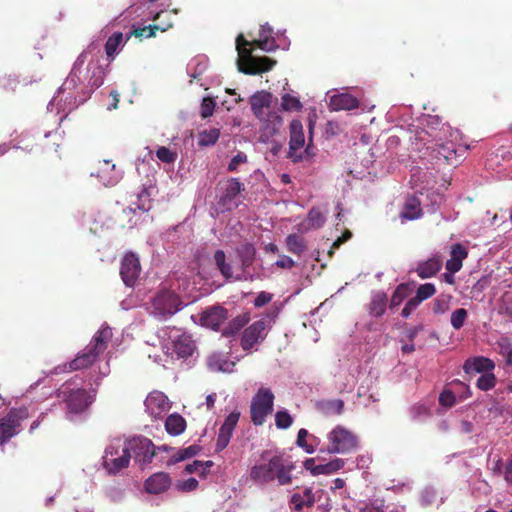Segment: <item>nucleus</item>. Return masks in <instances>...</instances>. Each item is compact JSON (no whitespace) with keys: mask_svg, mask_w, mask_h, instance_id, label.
Instances as JSON below:
<instances>
[{"mask_svg":"<svg viewBox=\"0 0 512 512\" xmlns=\"http://www.w3.org/2000/svg\"><path fill=\"white\" fill-rule=\"evenodd\" d=\"M245 324V320L243 318H235L229 324V326L224 330L223 335L228 336L234 334L238 330H240Z\"/></svg>","mask_w":512,"mask_h":512,"instance_id":"nucleus-59","label":"nucleus"},{"mask_svg":"<svg viewBox=\"0 0 512 512\" xmlns=\"http://www.w3.org/2000/svg\"><path fill=\"white\" fill-rule=\"evenodd\" d=\"M305 144V137L303 132V125L300 120L294 119L290 123V141L289 151L287 157L294 163L309 160L314 152L310 145H308L303 151Z\"/></svg>","mask_w":512,"mask_h":512,"instance_id":"nucleus-10","label":"nucleus"},{"mask_svg":"<svg viewBox=\"0 0 512 512\" xmlns=\"http://www.w3.org/2000/svg\"><path fill=\"white\" fill-rule=\"evenodd\" d=\"M244 190L243 184L237 178H231L228 181L227 187L223 193L221 198L224 205H229L227 207L230 210L232 207H237V203L235 202L236 197L240 194V192Z\"/></svg>","mask_w":512,"mask_h":512,"instance_id":"nucleus-31","label":"nucleus"},{"mask_svg":"<svg viewBox=\"0 0 512 512\" xmlns=\"http://www.w3.org/2000/svg\"><path fill=\"white\" fill-rule=\"evenodd\" d=\"M496 385V377L492 371L481 374L476 381V386L482 391H489Z\"/></svg>","mask_w":512,"mask_h":512,"instance_id":"nucleus-48","label":"nucleus"},{"mask_svg":"<svg viewBox=\"0 0 512 512\" xmlns=\"http://www.w3.org/2000/svg\"><path fill=\"white\" fill-rule=\"evenodd\" d=\"M131 455L125 447V441L113 440L105 449L102 457L103 466L109 474H117L123 468L128 467Z\"/></svg>","mask_w":512,"mask_h":512,"instance_id":"nucleus-8","label":"nucleus"},{"mask_svg":"<svg viewBox=\"0 0 512 512\" xmlns=\"http://www.w3.org/2000/svg\"><path fill=\"white\" fill-rule=\"evenodd\" d=\"M326 222V213L320 208H312L307 216V228L308 229H319Z\"/></svg>","mask_w":512,"mask_h":512,"instance_id":"nucleus-42","label":"nucleus"},{"mask_svg":"<svg viewBox=\"0 0 512 512\" xmlns=\"http://www.w3.org/2000/svg\"><path fill=\"white\" fill-rule=\"evenodd\" d=\"M176 333H179V331H176ZM172 343L174 352L181 358L191 356L195 348L193 340L186 334L173 336Z\"/></svg>","mask_w":512,"mask_h":512,"instance_id":"nucleus-25","label":"nucleus"},{"mask_svg":"<svg viewBox=\"0 0 512 512\" xmlns=\"http://www.w3.org/2000/svg\"><path fill=\"white\" fill-rule=\"evenodd\" d=\"M273 298V295L269 292L262 291L257 297L254 299V306L257 308H261L268 304Z\"/></svg>","mask_w":512,"mask_h":512,"instance_id":"nucleus-61","label":"nucleus"},{"mask_svg":"<svg viewBox=\"0 0 512 512\" xmlns=\"http://www.w3.org/2000/svg\"><path fill=\"white\" fill-rule=\"evenodd\" d=\"M274 394L271 389L261 387L257 390L251 400L250 415L251 421L256 426H261L268 415L273 412Z\"/></svg>","mask_w":512,"mask_h":512,"instance_id":"nucleus-9","label":"nucleus"},{"mask_svg":"<svg viewBox=\"0 0 512 512\" xmlns=\"http://www.w3.org/2000/svg\"><path fill=\"white\" fill-rule=\"evenodd\" d=\"M171 485V478L165 472H158L145 481V489L150 494H160L166 491Z\"/></svg>","mask_w":512,"mask_h":512,"instance_id":"nucleus-22","label":"nucleus"},{"mask_svg":"<svg viewBox=\"0 0 512 512\" xmlns=\"http://www.w3.org/2000/svg\"><path fill=\"white\" fill-rule=\"evenodd\" d=\"M344 466V460L340 458H336L328 463L319 464L317 468V472L323 473L324 475L332 474Z\"/></svg>","mask_w":512,"mask_h":512,"instance_id":"nucleus-51","label":"nucleus"},{"mask_svg":"<svg viewBox=\"0 0 512 512\" xmlns=\"http://www.w3.org/2000/svg\"><path fill=\"white\" fill-rule=\"evenodd\" d=\"M294 468L293 461L284 454L265 451L261 455V461L251 468L250 478L262 485L277 481L278 485L285 486L291 484Z\"/></svg>","mask_w":512,"mask_h":512,"instance_id":"nucleus-2","label":"nucleus"},{"mask_svg":"<svg viewBox=\"0 0 512 512\" xmlns=\"http://www.w3.org/2000/svg\"><path fill=\"white\" fill-rule=\"evenodd\" d=\"M215 103L212 99L205 98L201 104V116L207 118L213 114Z\"/></svg>","mask_w":512,"mask_h":512,"instance_id":"nucleus-60","label":"nucleus"},{"mask_svg":"<svg viewBox=\"0 0 512 512\" xmlns=\"http://www.w3.org/2000/svg\"><path fill=\"white\" fill-rule=\"evenodd\" d=\"M423 199L419 195L409 196L400 213L403 220H416L422 216Z\"/></svg>","mask_w":512,"mask_h":512,"instance_id":"nucleus-23","label":"nucleus"},{"mask_svg":"<svg viewBox=\"0 0 512 512\" xmlns=\"http://www.w3.org/2000/svg\"><path fill=\"white\" fill-rule=\"evenodd\" d=\"M220 131L217 128H210L199 133L198 144L200 146L214 145L219 139Z\"/></svg>","mask_w":512,"mask_h":512,"instance_id":"nucleus-45","label":"nucleus"},{"mask_svg":"<svg viewBox=\"0 0 512 512\" xmlns=\"http://www.w3.org/2000/svg\"><path fill=\"white\" fill-rule=\"evenodd\" d=\"M207 366L212 372H232L235 362L222 353H214L208 357Z\"/></svg>","mask_w":512,"mask_h":512,"instance_id":"nucleus-28","label":"nucleus"},{"mask_svg":"<svg viewBox=\"0 0 512 512\" xmlns=\"http://www.w3.org/2000/svg\"><path fill=\"white\" fill-rule=\"evenodd\" d=\"M280 310L281 306H273L265 318L253 322L244 330L241 338L243 350H251L265 339L271 323L278 317Z\"/></svg>","mask_w":512,"mask_h":512,"instance_id":"nucleus-7","label":"nucleus"},{"mask_svg":"<svg viewBox=\"0 0 512 512\" xmlns=\"http://www.w3.org/2000/svg\"><path fill=\"white\" fill-rule=\"evenodd\" d=\"M309 433L306 429L302 428L298 431L296 444L297 446L303 448L306 453L312 454L315 451V448L312 444H308L306 438L308 437Z\"/></svg>","mask_w":512,"mask_h":512,"instance_id":"nucleus-55","label":"nucleus"},{"mask_svg":"<svg viewBox=\"0 0 512 512\" xmlns=\"http://www.w3.org/2000/svg\"><path fill=\"white\" fill-rule=\"evenodd\" d=\"M255 43L265 52H273L278 48L288 49L290 45V41L284 35L279 37V43H277L273 36V28L268 23L261 25L259 39Z\"/></svg>","mask_w":512,"mask_h":512,"instance_id":"nucleus-15","label":"nucleus"},{"mask_svg":"<svg viewBox=\"0 0 512 512\" xmlns=\"http://www.w3.org/2000/svg\"><path fill=\"white\" fill-rule=\"evenodd\" d=\"M419 125V129L411 138L418 150H421V147L430 150L433 148L432 143L443 141L447 135L455 137V139L459 137V130H453L449 125L441 124L438 116L423 115L419 118Z\"/></svg>","mask_w":512,"mask_h":512,"instance_id":"nucleus-3","label":"nucleus"},{"mask_svg":"<svg viewBox=\"0 0 512 512\" xmlns=\"http://www.w3.org/2000/svg\"><path fill=\"white\" fill-rule=\"evenodd\" d=\"M436 289H435V286L431 283H425V284H422L418 287L417 291H416V296L415 298L417 300H419V302L421 303L422 301L430 298L432 295H434Z\"/></svg>","mask_w":512,"mask_h":512,"instance_id":"nucleus-54","label":"nucleus"},{"mask_svg":"<svg viewBox=\"0 0 512 512\" xmlns=\"http://www.w3.org/2000/svg\"><path fill=\"white\" fill-rule=\"evenodd\" d=\"M329 106L332 110H352L358 106V100L348 93L330 96Z\"/></svg>","mask_w":512,"mask_h":512,"instance_id":"nucleus-29","label":"nucleus"},{"mask_svg":"<svg viewBox=\"0 0 512 512\" xmlns=\"http://www.w3.org/2000/svg\"><path fill=\"white\" fill-rule=\"evenodd\" d=\"M410 291L411 289L408 284L402 283L398 285L391 297L390 308L393 309L399 306L404 301V299L409 295Z\"/></svg>","mask_w":512,"mask_h":512,"instance_id":"nucleus-46","label":"nucleus"},{"mask_svg":"<svg viewBox=\"0 0 512 512\" xmlns=\"http://www.w3.org/2000/svg\"><path fill=\"white\" fill-rule=\"evenodd\" d=\"M262 124L265 134L271 136L277 133L282 126V117L278 112L271 110V107L264 112V117L258 118Z\"/></svg>","mask_w":512,"mask_h":512,"instance_id":"nucleus-30","label":"nucleus"},{"mask_svg":"<svg viewBox=\"0 0 512 512\" xmlns=\"http://www.w3.org/2000/svg\"><path fill=\"white\" fill-rule=\"evenodd\" d=\"M237 254L241 261L242 275L237 276L234 279L253 280V276L247 271V269L253 264V261L255 259V247L250 243H246L237 249Z\"/></svg>","mask_w":512,"mask_h":512,"instance_id":"nucleus-21","label":"nucleus"},{"mask_svg":"<svg viewBox=\"0 0 512 512\" xmlns=\"http://www.w3.org/2000/svg\"><path fill=\"white\" fill-rule=\"evenodd\" d=\"M214 263L221 273V275L226 279H233V269L229 262L226 261V254L223 250H217L214 253Z\"/></svg>","mask_w":512,"mask_h":512,"instance_id":"nucleus-39","label":"nucleus"},{"mask_svg":"<svg viewBox=\"0 0 512 512\" xmlns=\"http://www.w3.org/2000/svg\"><path fill=\"white\" fill-rule=\"evenodd\" d=\"M287 250L295 255H301L306 250V244L302 237L290 234L286 237Z\"/></svg>","mask_w":512,"mask_h":512,"instance_id":"nucleus-43","label":"nucleus"},{"mask_svg":"<svg viewBox=\"0 0 512 512\" xmlns=\"http://www.w3.org/2000/svg\"><path fill=\"white\" fill-rule=\"evenodd\" d=\"M271 100L272 94L266 91H259L251 96V110L257 118L264 117V112L271 107Z\"/></svg>","mask_w":512,"mask_h":512,"instance_id":"nucleus-24","label":"nucleus"},{"mask_svg":"<svg viewBox=\"0 0 512 512\" xmlns=\"http://www.w3.org/2000/svg\"><path fill=\"white\" fill-rule=\"evenodd\" d=\"M293 423L292 416L287 410L277 411L275 414V424L279 429H288Z\"/></svg>","mask_w":512,"mask_h":512,"instance_id":"nucleus-53","label":"nucleus"},{"mask_svg":"<svg viewBox=\"0 0 512 512\" xmlns=\"http://www.w3.org/2000/svg\"><path fill=\"white\" fill-rule=\"evenodd\" d=\"M468 313L464 308H458L452 312L450 323L455 330H459L463 327L465 320L467 319Z\"/></svg>","mask_w":512,"mask_h":512,"instance_id":"nucleus-52","label":"nucleus"},{"mask_svg":"<svg viewBox=\"0 0 512 512\" xmlns=\"http://www.w3.org/2000/svg\"><path fill=\"white\" fill-rule=\"evenodd\" d=\"M58 397L66 403V417L70 421H74L78 415L85 412L94 401V395L88 394L83 388L74 387L72 382H66L61 386Z\"/></svg>","mask_w":512,"mask_h":512,"instance_id":"nucleus-6","label":"nucleus"},{"mask_svg":"<svg viewBox=\"0 0 512 512\" xmlns=\"http://www.w3.org/2000/svg\"><path fill=\"white\" fill-rule=\"evenodd\" d=\"M155 29H160V27L158 25H153V26L149 25V26H144V27L133 26V30L131 31V33L129 35L126 36V40H128L131 35H134L137 38L152 37V36H154ZM165 30H166V28H161V31H165Z\"/></svg>","mask_w":512,"mask_h":512,"instance_id":"nucleus-50","label":"nucleus"},{"mask_svg":"<svg viewBox=\"0 0 512 512\" xmlns=\"http://www.w3.org/2000/svg\"><path fill=\"white\" fill-rule=\"evenodd\" d=\"M420 302L415 297L409 299L402 309L401 315L404 318H408L411 313L419 306Z\"/></svg>","mask_w":512,"mask_h":512,"instance_id":"nucleus-63","label":"nucleus"},{"mask_svg":"<svg viewBox=\"0 0 512 512\" xmlns=\"http://www.w3.org/2000/svg\"><path fill=\"white\" fill-rule=\"evenodd\" d=\"M199 451V447L196 445L189 446L187 448H183L174 453L169 460L167 461V465H174L180 461H184L188 458L193 457Z\"/></svg>","mask_w":512,"mask_h":512,"instance_id":"nucleus-44","label":"nucleus"},{"mask_svg":"<svg viewBox=\"0 0 512 512\" xmlns=\"http://www.w3.org/2000/svg\"><path fill=\"white\" fill-rule=\"evenodd\" d=\"M145 407L152 417L158 418L170 409V402L164 393L154 391L146 397Z\"/></svg>","mask_w":512,"mask_h":512,"instance_id":"nucleus-18","label":"nucleus"},{"mask_svg":"<svg viewBox=\"0 0 512 512\" xmlns=\"http://www.w3.org/2000/svg\"><path fill=\"white\" fill-rule=\"evenodd\" d=\"M495 364L492 360L485 357H475L466 360L464 363L463 369L465 373H480L484 374L490 372L494 369Z\"/></svg>","mask_w":512,"mask_h":512,"instance_id":"nucleus-26","label":"nucleus"},{"mask_svg":"<svg viewBox=\"0 0 512 512\" xmlns=\"http://www.w3.org/2000/svg\"><path fill=\"white\" fill-rule=\"evenodd\" d=\"M227 319V310L220 306H214L206 309L201 314V325L213 330H217Z\"/></svg>","mask_w":512,"mask_h":512,"instance_id":"nucleus-20","label":"nucleus"},{"mask_svg":"<svg viewBox=\"0 0 512 512\" xmlns=\"http://www.w3.org/2000/svg\"><path fill=\"white\" fill-rule=\"evenodd\" d=\"M153 188H144L136 195V199L131 202L130 209L132 211L139 210L141 212H148L152 207L151 191Z\"/></svg>","mask_w":512,"mask_h":512,"instance_id":"nucleus-34","label":"nucleus"},{"mask_svg":"<svg viewBox=\"0 0 512 512\" xmlns=\"http://www.w3.org/2000/svg\"><path fill=\"white\" fill-rule=\"evenodd\" d=\"M198 480L191 477L185 480H178L175 483V488L181 492H190L198 487Z\"/></svg>","mask_w":512,"mask_h":512,"instance_id":"nucleus-56","label":"nucleus"},{"mask_svg":"<svg viewBox=\"0 0 512 512\" xmlns=\"http://www.w3.org/2000/svg\"><path fill=\"white\" fill-rule=\"evenodd\" d=\"M240 417L239 412H231L225 419L224 423L219 429L217 441L215 445V450L220 452L224 450L233 435V431L238 423Z\"/></svg>","mask_w":512,"mask_h":512,"instance_id":"nucleus-17","label":"nucleus"},{"mask_svg":"<svg viewBox=\"0 0 512 512\" xmlns=\"http://www.w3.org/2000/svg\"><path fill=\"white\" fill-rule=\"evenodd\" d=\"M251 43L239 34L236 38V50L238 52V70L244 74L255 75L269 71L275 65V61L267 57H253L252 50L248 48Z\"/></svg>","mask_w":512,"mask_h":512,"instance_id":"nucleus-5","label":"nucleus"},{"mask_svg":"<svg viewBox=\"0 0 512 512\" xmlns=\"http://www.w3.org/2000/svg\"><path fill=\"white\" fill-rule=\"evenodd\" d=\"M156 156L160 161L168 164L173 163L177 158L175 152L164 146L157 149Z\"/></svg>","mask_w":512,"mask_h":512,"instance_id":"nucleus-57","label":"nucleus"},{"mask_svg":"<svg viewBox=\"0 0 512 512\" xmlns=\"http://www.w3.org/2000/svg\"><path fill=\"white\" fill-rule=\"evenodd\" d=\"M506 366H512V341L508 337H500L495 346Z\"/></svg>","mask_w":512,"mask_h":512,"instance_id":"nucleus-41","label":"nucleus"},{"mask_svg":"<svg viewBox=\"0 0 512 512\" xmlns=\"http://www.w3.org/2000/svg\"><path fill=\"white\" fill-rule=\"evenodd\" d=\"M452 296L449 294H441L433 301L432 310L435 314H444L450 309Z\"/></svg>","mask_w":512,"mask_h":512,"instance_id":"nucleus-47","label":"nucleus"},{"mask_svg":"<svg viewBox=\"0 0 512 512\" xmlns=\"http://www.w3.org/2000/svg\"><path fill=\"white\" fill-rule=\"evenodd\" d=\"M127 40H124V36L121 32L113 33L105 44V52L109 58H113L119 53L121 47Z\"/></svg>","mask_w":512,"mask_h":512,"instance_id":"nucleus-40","label":"nucleus"},{"mask_svg":"<svg viewBox=\"0 0 512 512\" xmlns=\"http://www.w3.org/2000/svg\"><path fill=\"white\" fill-rule=\"evenodd\" d=\"M429 413L428 408L424 405H415L410 409L411 418L414 420H420L427 416Z\"/></svg>","mask_w":512,"mask_h":512,"instance_id":"nucleus-62","label":"nucleus"},{"mask_svg":"<svg viewBox=\"0 0 512 512\" xmlns=\"http://www.w3.org/2000/svg\"><path fill=\"white\" fill-rule=\"evenodd\" d=\"M97 177L105 186H114L122 178V173L116 169L114 164L105 160L97 174Z\"/></svg>","mask_w":512,"mask_h":512,"instance_id":"nucleus-27","label":"nucleus"},{"mask_svg":"<svg viewBox=\"0 0 512 512\" xmlns=\"http://www.w3.org/2000/svg\"><path fill=\"white\" fill-rule=\"evenodd\" d=\"M141 272L139 258L134 253H127L120 267V275L127 287H134Z\"/></svg>","mask_w":512,"mask_h":512,"instance_id":"nucleus-16","label":"nucleus"},{"mask_svg":"<svg viewBox=\"0 0 512 512\" xmlns=\"http://www.w3.org/2000/svg\"><path fill=\"white\" fill-rule=\"evenodd\" d=\"M166 431L172 436L182 434L186 428L185 419L178 413L169 415L165 421Z\"/></svg>","mask_w":512,"mask_h":512,"instance_id":"nucleus-36","label":"nucleus"},{"mask_svg":"<svg viewBox=\"0 0 512 512\" xmlns=\"http://www.w3.org/2000/svg\"><path fill=\"white\" fill-rule=\"evenodd\" d=\"M329 453L344 454L351 452L357 448V438L349 430L342 426H337L329 434Z\"/></svg>","mask_w":512,"mask_h":512,"instance_id":"nucleus-11","label":"nucleus"},{"mask_svg":"<svg viewBox=\"0 0 512 512\" xmlns=\"http://www.w3.org/2000/svg\"><path fill=\"white\" fill-rule=\"evenodd\" d=\"M387 306V295L384 292H375L372 294L369 304V313L371 316L380 317L385 313Z\"/></svg>","mask_w":512,"mask_h":512,"instance_id":"nucleus-35","label":"nucleus"},{"mask_svg":"<svg viewBox=\"0 0 512 512\" xmlns=\"http://www.w3.org/2000/svg\"><path fill=\"white\" fill-rule=\"evenodd\" d=\"M151 314L164 320L180 310L177 297L170 291L159 292L152 300Z\"/></svg>","mask_w":512,"mask_h":512,"instance_id":"nucleus-13","label":"nucleus"},{"mask_svg":"<svg viewBox=\"0 0 512 512\" xmlns=\"http://www.w3.org/2000/svg\"><path fill=\"white\" fill-rule=\"evenodd\" d=\"M111 337L112 329L109 326L103 325L95 333L91 342L77 355L74 360L65 364L63 367L55 368L54 373L58 374L66 371L67 366L69 367V370H78L89 367L96 361L98 355L105 351Z\"/></svg>","mask_w":512,"mask_h":512,"instance_id":"nucleus-4","label":"nucleus"},{"mask_svg":"<svg viewBox=\"0 0 512 512\" xmlns=\"http://www.w3.org/2000/svg\"><path fill=\"white\" fill-rule=\"evenodd\" d=\"M418 195L423 199V207L430 213L436 212L443 201V196L435 190L421 191Z\"/></svg>","mask_w":512,"mask_h":512,"instance_id":"nucleus-33","label":"nucleus"},{"mask_svg":"<svg viewBox=\"0 0 512 512\" xmlns=\"http://www.w3.org/2000/svg\"><path fill=\"white\" fill-rule=\"evenodd\" d=\"M125 447L136 463L144 466L150 463L155 455V448L152 441L143 436L133 437L125 440Z\"/></svg>","mask_w":512,"mask_h":512,"instance_id":"nucleus-12","label":"nucleus"},{"mask_svg":"<svg viewBox=\"0 0 512 512\" xmlns=\"http://www.w3.org/2000/svg\"><path fill=\"white\" fill-rule=\"evenodd\" d=\"M439 402L441 405L451 407L455 404V395L451 391H443L440 394Z\"/></svg>","mask_w":512,"mask_h":512,"instance_id":"nucleus-64","label":"nucleus"},{"mask_svg":"<svg viewBox=\"0 0 512 512\" xmlns=\"http://www.w3.org/2000/svg\"><path fill=\"white\" fill-rule=\"evenodd\" d=\"M460 139V136L455 139V137H450L447 135L446 139L439 142H434L431 144L433 148H430L433 151H437L438 155L442 156L446 161H451L458 151L463 148L464 151L468 149V146H457L456 142Z\"/></svg>","mask_w":512,"mask_h":512,"instance_id":"nucleus-19","label":"nucleus"},{"mask_svg":"<svg viewBox=\"0 0 512 512\" xmlns=\"http://www.w3.org/2000/svg\"><path fill=\"white\" fill-rule=\"evenodd\" d=\"M247 162V155L243 152H238L229 162L228 164V170L230 172H235L238 170V167L241 164H244Z\"/></svg>","mask_w":512,"mask_h":512,"instance_id":"nucleus-58","label":"nucleus"},{"mask_svg":"<svg viewBox=\"0 0 512 512\" xmlns=\"http://www.w3.org/2000/svg\"><path fill=\"white\" fill-rule=\"evenodd\" d=\"M281 106L285 111H299L302 109V104L298 97L288 93L282 95Z\"/></svg>","mask_w":512,"mask_h":512,"instance_id":"nucleus-49","label":"nucleus"},{"mask_svg":"<svg viewBox=\"0 0 512 512\" xmlns=\"http://www.w3.org/2000/svg\"><path fill=\"white\" fill-rule=\"evenodd\" d=\"M87 54L81 53L76 59L70 74L58 89L56 95L47 105L52 112L56 107L57 114L70 112L83 104L104 81V69L97 62L86 63Z\"/></svg>","mask_w":512,"mask_h":512,"instance_id":"nucleus-1","label":"nucleus"},{"mask_svg":"<svg viewBox=\"0 0 512 512\" xmlns=\"http://www.w3.org/2000/svg\"><path fill=\"white\" fill-rule=\"evenodd\" d=\"M442 267V261L438 257H433L427 261L418 264L416 272L425 279L434 276Z\"/></svg>","mask_w":512,"mask_h":512,"instance_id":"nucleus-32","label":"nucleus"},{"mask_svg":"<svg viewBox=\"0 0 512 512\" xmlns=\"http://www.w3.org/2000/svg\"><path fill=\"white\" fill-rule=\"evenodd\" d=\"M208 67V58L204 55H198L190 60L187 65V73L191 78H198Z\"/></svg>","mask_w":512,"mask_h":512,"instance_id":"nucleus-37","label":"nucleus"},{"mask_svg":"<svg viewBox=\"0 0 512 512\" xmlns=\"http://www.w3.org/2000/svg\"><path fill=\"white\" fill-rule=\"evenodd\" d=\"M315 498L311 489H305L302 494L295 493L291 497V504L297 511H301L304 507H311L314 505Z\"/></svg>","mask_w":512,"mask_h":512,"instance_id":"nucleus-38","label":"nucleus"},{"mask_svg":"<svg viewBox=\"0 0 512 512\" xmlns=\"http://www.w3.org/2000/svg\"><path fill=\"white\" fill-rule=\"evenodd\" d=\"M28 417L27 408L12 409L0 419V443H4L18 433V428L23 419Z\"/></svg>","mask_w":512,"mask_h":512,"instance_id":"nucleus-14","label":"nucleus"}]
</instances>
